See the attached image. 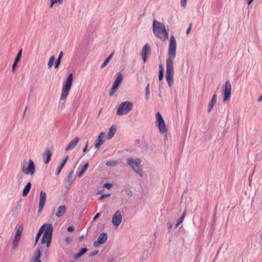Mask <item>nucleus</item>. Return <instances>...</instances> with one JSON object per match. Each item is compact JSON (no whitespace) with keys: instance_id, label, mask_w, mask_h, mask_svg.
<instances>
[{"instance_id":"42","label":"nucleus","mask_w":262,"mask_h":262,"mask_svg":"<svg viewBox=\"0 0 262 262\" xmlns=\"http://www.w3.org/2000/svg\"><path fill=\"white\" fill-rule=\"evenodd\" d=\"M75 230V228L74 226H69L68 228V231L70 232H73L74 230Z\"/></svg>"},{"instance_id":"30","label":"nucleus","mask_w":262,"mask_h":262,"mask_svg":"<svg viewBox=\"0 0 262 262\" xmlns=\"http://www.w3.org/2000/svg\"><path fill=\"white\" fill-rule=\"evenodd\" d=\"M186 212V210L185 209L184 210V212L183 213L182 216L178 219V221L177 222L176 225V228L178 227L183 222V221L184 219L185 216Z\"/></svg>"},{"instance_id":"45","label":"nucleus","mask_w":262,"mask_h":262,"mask_svg":"<svg viewBox=\"0 0 262 262\" xmlns=\"http://www.w3.org/2000/svg\"><path fill=\"white\" fill-rule=\"evenodd\" d=\"M186 1L187 0H181V5L183 7H185L186 5Z\"/></svg>"},{"instance_id":"54","label":"nucleus","mask_w":262,"mask_h":262,"mask_svg":"<svg viewBox=\"0 0 262 262\" xmlns=\"http://www.w3.org/2000/svg\"><path fill=\"white\" fill-rule=\"evenodd\" d=\"M27 109V106H26V108H25V111H24V113H23V116H24V115H25V113H26V112Z\"/></svg>"},{"instance_id":"57","label":"nucleus","mask_w":262,"mask_h":262,"mask_svg":"<svg viewBox=\"0 0 262 262\" xmlns=\"http://www.w3.org/2000/svg\"><path fill=\"white\" fill-rule=\"evenodd\" d=\"M66 187L68 188V189H69L70 187H69V185L68 186H66Z\"/></svg>"},{"instance_id":"4","label":"nucleus","mask_w":262,"mask_h":262,"mask_svg":"<svg viewBox=\"0 0 262 262\" xmlns=\"http://www.w3.org/2000/svg\"><path fill=\"white\" fill-rule=\"evenodd\" d=\"M173 61L170 59H166V79L169 87H171L173 84Z\"/></svg>"},{"instance_id":"52","label":"nucleus","mask_w":262,"mask_h":262,"mask_svg":"<svg viewBox=\"0 0 262 262\" xmlns=\"http://www.w3.org/2000/svg\"><path fill=\"white\" fill-rule=\"evenodd\" d=\"M160 70H162V71H164V68L163 67V65L162 63H160L159 65Z\"/></svg>"},{"instance_id":"2","label":"nucleus","mask_w":262,"mask_h":262,"mask_svg":"<svg viewBox=\"0 0 262 262\" xmlns=\"http://www.w3.org/2000/svg\"><path fill=\"white\" fill-rule=\"evenodd\" d=\"M73 79V75L72 73H70L67 77L66 81L62 87L60 98V101H64L67 99L72 85Z\"/></svg>"},{"instance_id":"31","label":"nucleus","mask_w":262,"mask_h":262,"mask_svg":"<svg viewBox=\"0 0 262 262\" xmlns=\"http://www.w3.org/2000/svg\"><path fill=\"white\" fill-rule=\"evenodd\" d=\"M73 174V171H71L67 176V181L69 183V187H71V185L73 182L72 180Z\"/></svg>"},{"instance_id":"22","label":"nucleus","mask_w":262,"mask_h":262,"mask_svg":"<svg viewBox=\"0 0 262 262\" xmlns=\"http://www.w3.org/2000/svg\"><path fill=\"white\" fill-rule=\"evenodd\" d=\"M46 227V224H43L42 226H41V227L39 229L38 231L37 232V234L36 235L35 240V243H34L35 246L37 244L39 239L40 237V236L41 235L42 233L44 232Z\"/></svg>"},{"instance_id":"48","label":"nucleus","mask_w":262,"mask_h":262,"mask_svg":"<svg viewBox=\"0 0 262 262\" xmlns=\"http://www.w3.org/2000/svg\"><path fill=\"white\" fill-rule=\"evenodd\" d=\"M101 213L100 212L97 213L94 216L93 219V221L96 220L100 215Z\"/></svg>"},{"instance_id":"15","label":"nucleus","mask_w":262,"mask_h":262,"mask_svg":"<svg viewBox=\"0 0 262 262\" xmlns=\"http://www.w3.org/2000/svg\"><path fill=\"white\" fill-rule=\"evenodd\" d=\"M122 220V215L119 210L115 212L112 217V223L115 226H119Z\"/></svg>"},{"instance_id":"7","label":"nucleus","mask_w":262,"mask_h":262,"mask_svg":"<svg viewBox=\"0 0 262 262\" xmlns=\"http://www.w3.org/2000/svg\"><path fill=\"white\" fill-rule=\"evenodd\" d=\"M176 40L173 35L170 37V42L168 51V58L167 59H171L172 61L174 59L176 54Z\"/></svg>"},{"instance_id":"50","label":"nucleus","mask_w":262,"mask_h":262,"mask_svg":"<svg viewBox=\"0 0 262 262\" xmlns=\"http://www.w3.org/2000/svg\"><path fill=\"white\" fill-rule=\"evenodd\" d=\"M254 1V0H246V2L248 4V5L249 6Z\"/></svg>"},{"instance_id":"1","label":"nucleus","mask_w":262,"mask_h":262,"mask_svg":"<svg viewBox=\"0 0 262 262\" xmlns=\"http://www.w3.org/2000/svg\"><path fill=\"white\" fill-rule=\"evenodd\" d=\"M152 26L154 33L157 38L163 41L168 39V34L163 23L154 19Z\"/></svg>"},{"instance_id":"36","label":"nucleus","mask_w":262,"mask_h":262,"mask_svg":"<svg viewBox=\"0 0 262 262\" xmlns=\"http://www.w3.org/2000/svg\"><path fill=\"white\" fill-rule=\"evenodd\" d=\"M55 57L54 56H52L50 57V59H49V61L48 62V66L49 68H51L52 67V66H53V62L55 60Z\"/></svg>"},{"instance_id":"11","label":"nucleus","mask_w":262,"mask_h":262,"mask_svg":"<svg viewBox=\"0 0 262 262\" xmlns=\"http://www.w3.org/2000/svg\"><path fill=\"white\" fill-rule=\"evenodd\" d=\"M23 225L21 224L18 226V227L17 229V231L16 232L15 237H14V239L13 241V243H12V249H15L17 247V246H18L19 242L20 239V237H21V235L23 232Z\"/></svg>"},{"instance_id":"58","label":"nucleus","mask_w":262,"mask_h":262,"mask_svg":"<svg viewBox=\"0 0 262 262\" xmlns=\"http://www.w3.org/2000/svg\"><path fill=\"white\" fill-rule=\"evenodd\" d=\"M113 260H114V259H112L111 261H107V262H113Z\"/></svg>"},{"instance_id":"21","label":"nucleus","mask_w":262,"mask_h":262,"mask_svg":"<svg viewBox=\"0 0 262 262\" xmlns=\"http://www.w3.org/2000/svg\"><path fill=\"white\" fill-rule=\"evenodd\" d=\"M216 100H217V96H216V94H214L213 95V96L211 98V100L209 102L208 105V113L211 111L212 108L213 107V106H214V105L216 102Z\"/></svg>"},{"instance_id":"14","label":"nucleus","mask_w":262,"mask_h":262,"mask_svg":"<svg viewBox=\"0 0 262 262\" xmlns=\"http://www.w3.org/2000/svg\"><path fill=\"white\" fill-rule=\"evenodd\" d=\"M47 194L46 193L43 191H41L40 193L39 202L38 206V212L39 213L43 208L46 202Z\"/></svg>"},{"instance_id":"35","label":"nucleus","mask_w":262,"mask_h":262,"mask_svg":"<svg viewBox=\"0 0 262 262\" xmlns=\"http://www.w3.org/2000/svg\"><path fill=\"white\" fill-rule=\"evenodd\" d=\"M150 94L149 90V84L148 83L145 88V98L147 100L148 99V96Z\"/></svg>"},{"instance_id":"3","label":"nucleus","mask_w":262,"mask_h":262,"mask_svg":"<svg viewBox=\"0 0 262 262\" xmlns=\"http://www.w3.org/2000/svg\"><path fill=\"white\" fill-rule=\"evenodd\" d=\"M53 230V228L51 224H46V227L41 239V243L42 244L46 243L47 247L50 246L51 243Z\"/></svg>"},{"instance_id":"41","label":"nucleus","mask_w":262,"mask_h":262,"mask_svg":"<svg viewBox=\"0 0 262 262\" xmlns=\"http://www.w3.org/2000/svg\"><path fill=\"white\" fill-rule=\"evenodd\" d=\"M98 252H99V251H98V250H95V251H93V252H92L90 254L89 257H93V256H94L96 255L98 253Z\"/></svg>"},{"instance_id":"46","label":"nucleus","mask_w":262,"mask_h":262,"mask_svg":"<svg viewBox=\"0 0 262 262\" xmlns=\"http://www.w3.org/2000/svg\"><path fill=\"white\" fill-rule=\"evenodd\" d=\"M191 27H192V24L190 23L189 24V26L188 28H187V29L186 30V34L188 35L190 33V30L191 29Z\"/></svg>"},{"instance_id":"34","label":"nucleus","mask_w":262,"mask_h":262,"mask_svg":"<svg viewBox=\"0 0 262 262\" xmlns=\"http://www.w3.org/2000/svg\"><path fill=\"white\" fill-rule=\"evenodd\" d=\"M21 54H22V49H20L17 53L14 61H15L16 62H19L21 58Z\"/></svg>"},{"instance_id":"32","label":"nucleus","mask_w":262,"mask_h":262,"mask_svg":"<svg viewBox=\"0 0 262 262\" xmlns=\"http://www.w3.org/2000/svg\"><path fill=\"white\" fill-rule=\"evenodd\" d=\"M117 164V161L116 160H110L108 161L106 163L105 165L107 166H115Z\"/></svg>"},{"instance_id":"53","label":"nucleus","mask_w":262,"mask_h":262,"mask_svg":"<svg viewBox=\"0 0 262 262\" xmlns=\"http://www.w3.org/2000/svg\"><path fill=\"white\" fill-rule=\"evenodd\" d=\"M257 101L258 102L262 101V95L258 98Z\"/></svg>"},{"instance_id":"13","label":"nucleus","mask_w":262,"mask_h":262,"mask_svg":"<svg viewBox=\"0 0 262 262\" xmlns=\"http://www.w3.org/2000/svg\"><path fill=\"white\" fill-rule=\"evenodd\" d=\"M151 54V49L150 46L148 44H146L144 46L141 54L144 62H146L148 58V57Z\"/></svg>"},{"instance_id":"38","label":"nucleus","mask_w":262,"mask_h":262,"mask_svg":"<svg viewBox=\"0 0 262 262\" xmlns=\"http://www.w3.org/2000/svg\"><path fill=\"white\" fill-rule=\"evenodd\" d=\"M112 186H113V185L112 184L106 183L104 184L103 187L107 189H110L111 188H112Z\"/></svg>"},{"instance_id":"28","label":"nucleus","mask_w":262,"mask_h":262,"mask_svg":"<svg viewBox=\"0 0 262 262\" xmlns=\"http://www.w3.org/2000/svg\"><path fill=\"white\" fill-rule=\"evenodd\" d=\"M89 166V164L88 163H86L82 167L81 170L77 174V176L79 178H81L84 173L85 170L88 169Z\"/></svg>"},{"instance_id":"49","label":"nucleus","mask_w":262,"mask_h":262,"mask_svg":"<svg viewBox=\"0 0 262 262\" xmlns=\"http://www.w3.org/2000/svg\"><path fill=\"white\" fill-rule=\"evenodd\" d=\"M126 194L128 196H132L133 195V193H132V192L131 190H127V191H126Z\"/></svg>"},{"instance_id":"12","label":"nucleus","mask_w":262,"mask_h":262,"mask_svg":"<svg viewBox=\"0 0 262 262\" xmlns=\"http://www.w3.org/2000/svg\"><path fill=\"white\" fill-rule=\"evenodd\" d=\"M21 170L25 174H33L35 171V166L33 160L30 159L28 162V167L25 168L23 166Z\"/></svg>"},{"instance_id":"17","label":"nucleus","mask_w":262,"mask_h":262,"mask_svg":"<svg viewBox=\"0 0 262 262\" xmlns=\"http://www.w3.org/2000/svg\"><path fill=\"white\" fill-rule=\"evenodd\" d=\"M105 136V134L104 133L102 132L100 134L96 140V142L95 145L96 148H99L104 143L105 140H104L103 138Z\"/></svg>"},{"instance_id":"33","label":"nucleus","mask_w":262,"mask_h":262,"mask_svg":"<svg viewBox=\"0 0 262 262\" xmlns=\"http://www.w3.org/2000/svg\"><path fill=\"white\" fill-rule=\"evenodd\" d=\"M63 1V0H50V7L52 8L54 4L57 3L61 4L62 3Z\"/></svg>"},{"instance_id":"51","label":"nucleus","mask_w":262,"mask_h":262,"mask_svg":"<svg viewBox=\"0 0 262 262\" xmlns=\"http://www.w3.org/2000/svg\"><path fill=\"white\" fill-rule=\"evenodd\" d=\"M61 170H62V169H60V168L58 167V169H57V172H56V174L57 176L59 175V173H60V172H61Z\"/></svg>"},{"instance_id":"27","label":"nucleus","mask_w":262,"mask_h":262,"mask_svg":"<svg viewBox=\"0 0 262 262\" xmlns=\"http://www.w3.org/2000/svg\"><path fill=\"white\" fill-rule=\"evenodd\" d=\"M115 51H113L111 54L108 56V57L106 58V59L105 60V61L103 62V63L101 64L100 68L101 69L104 68L106 65L108 63L111 59L112 58V57L114 56Z\"/></svg>"},{"instance_id":"10","label":"nucleus","mask_w":262,"mask_h":262,"mask_svg":"<svg viewBox=\"0 0 262 262\" xmlns=\"http://www.w3.org/2000/svg\"><path fill=\"white\" fill-rule=\"evenodd\" d=\"M123 79V77L122 74L121 73H118L117 74V76L116 78L115 81L114 82L113 84V86L112 89L110 90V96L112 97L113 96L115 92L118 90L120 84L121 83L122 80Z\"/></svg>"},{"instance_id":"9","label":"nucleus","mask_w":262,"mask_h":262,"mask_svg":"<svg viewBox=\"0 0 262 262\" xmlns=\"http://www.w3.org/2000/svg\"><path fill=\"white\" fill-rule=\"evenodd\" d=\"M231 84L229 80H227L225 85L223 86L222 93L224 96L223 102L229 101L231 96Z\"/></svg>"},{"instance_id":"55","label":"nucleus","mask_w":262,"mask_h":262,"mask_svg":"<svg viewBox=\"0 0 262 262\" xmlns=\"http://www.w3.org/2000/svg\"><path fill=\"white\" fill-rule=\"evenodd\" d=\"M63 167L64 166H62V165L61 164L59 166V168L62 169Z\"/></svg>"},{"instance_id":"37","label":"nucleus","mask_w":262,"mask_h":262,"mask_svg":"<svg viewBox=\"0 0 262 262\" xmlns=\"http://www.w3.org/2000/svg\"><path fill=\"white\" fill-rule=\"evenodd\" d=\"M164 75V71H162V70H159V80L160 81L162 80L163 78Z\"/></svg>"},{"instance_id":"6","label":"nucleus","mask_w":262,"mask_h":262,"mask_svg":"<svg viewBox=\"0 0 262 262\" xmlns=\"http://www.w3.org/2000/svg\"><path fill=\"white\" fill-rule=\"evenodd\" d=\"M133 108V103L130 101L122 102L119 106L117 114L119 116L126 115Z\"/></svg>"},{"instance_id":"47","label":"nucleus","mask_w":262,"mask_h":262,"mask_svg":"<svg viewBox=\"0 0 262 262\" xmlns=\"http://www.w3.org/2000/svg\"><path fill=\"white\" fill-rule=\"evenodd\" d=\"M88 144H89V141H87V142L86 143L85 146L83 148V152H85L87 151L88 147Z\"/></svg>"},{"instance_id":"59","label":"nucleus","mask_w":262,"mask_h":262,"mask_svg":"<svg viewBox=\"0 0 262 262\" xmlns=\"http://www.w3.org/2000/svg\"><path fill=\"white\" fill-rule=\"evenodd\" d=\"M101 110H102V109H101V110H100V112H99V114H100V113H101Z\"/></svg>"},{"instance_id":"26","label":"nucleus","mask_w":262,"mask_h":262,"mask_svg":"<svg viewBox=\"0 0 262 262\" xmlns=\"http://www.w3.org/2000/svg\"><path fill=\"white\" fill-rule=\"evenodd\" d=\"M31 183L30 182H28L25 186V188L23 189L22 193V195L23 196H26L29 193L31 187Z\"/></svg>"},{"instance_id":"24","label":"nucleus","mask_w":262,"mask_h":262,"mask_svg":"<svg viewBox=\"0 0 262 262\" xmlns=\"http://www.w3.org/2000/svg\"><path fill=\"white\" fill-rule=\"evenodd\" d=\"M88 250V249L86 248H82L80 249L79 252L74 255V258L76 259L82 257L85 253H86Z\"/></svg>"},{"instance_id":"61","label":"nucleus","mask_w":262,"mask_h":262,"mask_svg":"<svg viewBox=\"0 0 262 262\" xmlns=\"http://www.w3.org/2000/svg\"><path fill=\"white\" fill-rule=\"evenodd\" d=\"M70 262H75V261H70Z\"/></svg>"},{"instance_id":"39","label":"nucleus","mask_w":262,"mask_h":262,"mask_svg":"<svg viewBox=\"0 0 262 262\" xmlns=\"http://www.w3.org/2000/svg\"><path fill=\"white\" fill-rule=\"evenodd\" d=\"M111 195V194L110 193H107V194H103L102 195H101L100 197H99V200H103V199L105 198H107V197H108Z\"/></svg>"},{"instance_id":"18","label":"nucleus","mask_w":262,"mask_h":262,"mask_svg":"<svg viewBox=\"0 0 262 262\" xmlns=\"http://www.w3.org/2000/svg\"><path fill=\"white\" fill-rule=\"evenodd\" d=\"M79 140L80 139L78 137H76L74 140L70 141L69 143V144L67 145L66 150L74 149L79 142Z\"/></svg>"},{"instance_id":"20","label":"nucleus","mask_w":262,"mask_h":262,"mask_svg":"<svg viewBox=\"0 0 262 262\" xmlns=\"http://www.w3.org/2000/svg\"><path fill=\"white\" fill-rule=\"evenodd\" d=\"M41 256V251L40 249L38 248L34 252L33 256L32 257V262H41L40 260Z\"/></svg>"},{"instance_id":"29","label":"nucleus","mask_w":262,"mask_h":262,"mask_svg":"<svg viewBox=\"0 0 262 262\" xmlns=\"http://www.w3.org/2000/svg\"><path fill=\"white\" fill-rule=\"evenodd\" d=\"M62 56H63V52H61L60 53V54L58 56V57L57 59L56 60L55 65H54V68L55 69L59 67V64H60Z\"/></svg>"},{"instance_id":"60","label":"nucleus","mask_w":262,"mask_h":262,"mask_svg":"<svg viewBox=\"0 0 262 262\" xmlns=\"http://www.w3.org/2000/svg\"><path fill=\"white\" fill-rule=\"evenodd\" d=\"M261 241H262V235L261 236Z\"/></svg>"},{"instance_id":"5","label":"nucleus","mask_w":262,"mask_h":262,"mask_svg":"<svg viewBox=\"0 0 262 262\" xmlns=\"http://www.w3.org/2000/svg\"><path fill=\"white\" fill-rule=\"evenodd\" d=\"M127 164L130 166V167L139 174L141 177L143 176V170L140 168L141 161L138 158L134 159L130 157L126 160Z\"/></svg>"},{"instance_id":"43","label":"nucleus","mask_w":262,"mask_h":262,"mask_svg":"<svg viewBox=\"0 0 262 262\" xmlns=\"http://www.w3.org/2000/svg\"><path fill=\"white\" fill-rule=\"evenodd\" d=\"M167 227H168V228L169 230V232H170V231L171 230L172 227V223L170 222H168L167 223Z\"/></svg>"},{"instance_id":"25","label":"nucleus","mask_w":262,"mask_h":262,"mask_svg":"<svg viewBox=\"0 0 262 262\" xmlns=\"http://www.w3.org/2000/svg\"><path fill=\"white\" fill-rule=\"evenodd\" d=\"M116 131V127H115L114 125H113L110 128L109 132L107 134V138L110 140L112 139L114 136Z\"/></svg>"},{"instance_id":"44","label":"nucleus","mask_w":262,"mask_h":262,"mask_svg":"<svg viewBox=\"0 0 262 262\" xmlns=\"http://www.w3.org/2000/svg\"><path fill=\"white\" fill-rule=\"evenodd\" d=\"M69 159V156H67L64 159V160L62 161V162H61V164L62 165V166H64L66 162H67L68 160Z\"/></svg>"},{"instance_id":"19","label":"nucleus","mask_w":262,"mask_h":262,"mask_svg":"<svg viewBox=\"0 0 262 262\" xmlns=\"http://www.w3.org/2000/svg\"><path fill=\"white\" fill-rule=\"evenodd\" d=\"M42 156L45 159V163H48L50 162L52 156V153L49 148H48L46 149V151L43 153Z\"/></svg>"},{"instance_id":"16","label":"nucleus","mask_w":262,"mask_h":262,"mask_svg":"<svg viewBox=\"0 0 262 262\" xmlns=\"http://www.w3.org/2000/svg\"><path fill=\"white\" fill-rule=\"evenodd\" d=\"M107 239V235L105 232L100 234L96 241L94 243V247H98L100 244H104Z\"/></svg>"},{"instance_id":"8","label":"nucleus","mask_w":262,"mask_h":262,"mask_svg":"<svg viewBox=\"0 0 262 262\" xmlns=\"http://www.w3.org/2000/svg\"><path fill=\"white\" fill-rule=\"evenodd\" d=\"M156 124L158 127L161 134H164L167 132V129L166 127V124L159 112H157L156 114Z\"/></svg>"},{"instance_id":"40","label":"nucleus","mask_w":262,"mask_h":262,"mask_svg":"<svg viewBox=\"0 0 262 262\" xmlns=\"http://www.w3.org/2000/svg\"><path fill=\"white\" fill-rule=\"evenodd\" d=\"M18 62H16L15 61H14L13 63V65H12V72L14 73V71H15V69L17 66V64L18 63Z\"/></svg>"},{"instance_id":"56","label":"nucleus","mask_w":262,"mask_h":262,"mask_svg":"<svg viewBox=\"0 0 262 262\" xmlns=\"http://www.w3.org/2000/svg\"><path fill=\"white\" fill-rule=\"evenodd\" d=\"M80 241H82L83 239V236H81L80 238Z\"/></svg>"},{"instance_id":"23","label":"nucleus","mask_w":262,"mask_h":262,"mask_svg":"<svg viewBox=\"0 0 262 262\" xmlns=\"http://www.w3.org/2000/svg\"><path fill=\"white\" fill-rule=\"evenodd\" d=\"M66 211V206L65 205L60 206L57 208V211L55 215L58 217H60L65 213Z\"/></svg>"}]
</instances>
